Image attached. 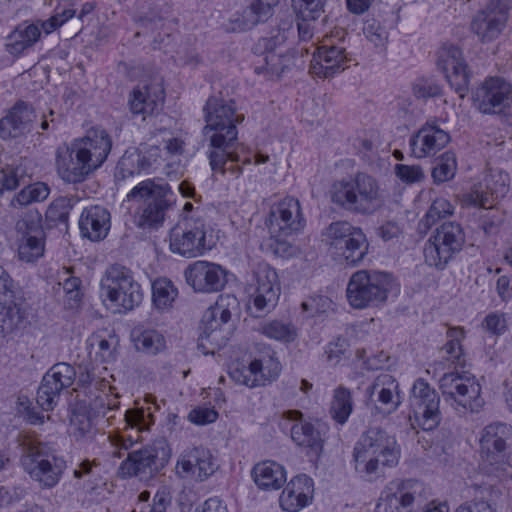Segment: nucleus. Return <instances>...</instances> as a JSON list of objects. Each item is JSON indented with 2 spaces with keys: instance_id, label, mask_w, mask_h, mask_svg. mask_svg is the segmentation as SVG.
Wrapping results in <instances>:
<instances>
[{
  "instance_id": "f257e3e1",
  "label": "nucleus",
  "mask_w": 512,
  "mask_h": 512,
  "mask_svg": "<svg viewBox=\"0 0 512 512\" xmlns=\"http://www.w3.org/2000/svg\"><path fill=\"white\" fill-rule=\"evenodd\" d=\"M203 110L206 122L203 133L208 137L212 148L208 153L211 169L222 175L230 173L238 178L243 172L239 164L240 157L230 149L237 140L236 125L244 120V115L236 114L232 102L227 103L217 97H210Z\"/></svg>"
},
{
  "instance_id": "f03ea898",
  "label": "nucleus",
  "mask_w": 512,
  "mask_h": 512,
  "mask_svg": "<svg viewBox=\"0 0 512 512\" xmlns=\"http://www.w3.org/2000/svg\"><path fill=\"white\" fill-rule=\"evenodd\" d=\"M112 148L107 131L94 127L86 135L74 140L70 146L59 147L56 152V168L66 183L77 184L102 166Z\"/></svg>"
},
{
  "instance_id": "7ed1b4c3",
  "label": "nucleus",
  "mask_w": 512,
  "mask_h": 512,
  "mask_svg": "<svg viewBox=\"0 0 512 512\" xmlns=\"http://www.w3.org/2000/svg\"><path fill=\"white\" fill-rule=\"evenodd\" d=\"M331 201L354 214L372 215L383 203L379 182L371 175L357 172L354 176L335 181L330 188Z\"/></svg>"
},
{
  "instance_id": "20e7f679",
  "label": "nucleus",
  "mask_w": 512,
  "mask_h": 512,
  "mask_svg": "<svg viewBox=\"0 0 512 512\" xmlns=\"http://www.w3.org/2000/svg\"><path fill=\"white\" fill-rule=\"evenodd\" d=\"M135 205L134 221L138 228L157 229L174 203L173 191L160 179H146L134 186L126 196Z\"/></svg>"
},
{
  "instance_id": "39448f33",
  "label": "nucleus",
  "mask_w": 512,
  "mask_h": 512,
  "mask_svg": "<svg viewBox=\"0 0 512 512\" xmlns=\"http://www.w3.org/2000/svg\"><path fill=\"white\" fill-rule=\"evenodd\" d=\"M399 457L400 449L395 437L378 427L364 432L353 449L355 469L366 475L376 473L380 464L395 466Z\"/></svg>"
},
{
  "instance_id": "423d86ee",
  "label": "nucleus",
  "mask_w": 512,
  "mask_h": 512,
  "mask_svg": "<svg viewBox=\"0 0 512 512\" xmlns=\"http://www.w3.org/2000/svg\"><path fill=\"white\" fill-rule=\"evenodd\" d=\"M375 512H449V507L446 503L428 504L422 483L395 479L385 486Z\"/></svg>"
},
{
  "instance_id": "0eeeda50",
  "label": "nucleus",
  "mask_w": 512,
  "mask_h": 512,
  "mask_svg": "<svg viewBox=\"0 0 512 512\" xmlns=\"http://www.w3.org/2000/svg\"><path fill=\"white\" fill-rule=\"evenodd\" d=\"M238 306L233 295H220L215 303L203 316L202 331L198 338V349L205 355H213L224 347L232 335L229 323L232 310Z\"/></svg>"
},
{
  "instance_id": "6e6552de",
  "label": "nucleus",
  "mask_w": 512,
  "mask_h": 512,
  "mask_svg": "<svg viewBox=\"0 0 512 512\" xmlns=\"http://www.w3.org/2000/svg\"><path fill=\"white\" fill-rule=\"evenodd\" d=\"M100 293L104 301L110 302V308L118 313L133 310L143 300L141 285L133 272L118 264L106 270L101 279Z\"/></svg>"
},
{
  "instance_id": "1a4fd4ad",
  "label": "nucleus",
  "mask_w": 512,
  "mask_h": 512,
  "mask_svg": "<svg viewBox=\"0 0 512 512\" xmlns=\"http://www.w3.org/2000/svg\"><path fill=\"white\" fill-rule=\"evenodd\" d=\"M393 287L392 277L384 272L358 270L347 284L346 297L354 309L377 307L385 303Z\"/></svg>"
},
{
  "instance_id": "9d476101",
  "label": "nucleus",
  "mask_w": 512,
  "mask_h": 512,
  "mask_svg": "<svg viewBox=\"0 0 512 512\" xmlns=\"http://www.w3.org/2000/svg\"><path fill=\"white\" fill-rule=\"evenodd\" d=\"M439 388L445 402L457 412H478L484 405L481 386L476 378L459 372L444 373Z\"/></svg>"
},
{
  "instance_id": "9b49d317",
  "label": "nucleus",
  "mask_w": 512,
  "mask_h": 512,
  "mask_svg": "<svg viewBox=\"0 0 512 512\" xmlns=\"http://www.w3.org/2000/svg\"><path fill=\"white\" fill-rule=\"evenodd\" d=\"M511 436L512 428L504 423L490 424L482 432L480 447L484 468L499 478L509 476L512 472L505 453Z\"/></svg>"
},
{
  "instance_id": "f8f14e48",
  "label": "nucleus",
  "mask_w": 512,
  "mask_h": 512,
  "mask_svg": "<svg viewBox=\"0 0 512 512\" xmlns=\"http://www.w3.org/2000/svg\"><path fill=\"white\" fill-rule=\"evenodd\" d=\"M465 233L460 224L445 222L436 229L424 247L425 261L429 266L442 270L462 250Z\"/></svg>"
},
{
  "instance_id": "ddd939ff",
  "label": "nucleus",
  "mask_w": 512,
  "mask_h": 512,
  "mask_svg": "<svg viewBox=\"0 0 512 512\" xmlns=\"http://www.w3.org/2000/svg\"><path fill=\"white\" fill-rule=\"evenodd\" d=\"M323 235L348 265H357L368 252L369 243L363 230L347 221L331 223Z\"/></svg>"
},
{
  "instance_id": "4468645a",
  "label": "nucleus",
  "mask_w": 512,
  "mask_h": 512,
  "mask_svg": "<svg viewBox=\"0 0 512 512\" xmlns=\"http://www.w3.org/2000/svg\"><path fill=\"white\" fill-rule=\"evenodd\" d=\"M440 397L435 389L423 379H417L411 389L409 422L412 429L424 431L435 429L441 421Z\"/></svg>"
},
{
  "instance_id": "2eb2a0df",
  "label": "nucleus",
  "mask_w": 512,
  "mask_h": 512,
  "mask_svg": "<svg viewBox=\"0 0 512 512\" xmlns=\"http://www.w3.org/2000/svg\"><path fill=\"white\" fill-rule=\"evenodd\" d=\"M475 107L483 114L512 121V84L501 77L487 78L474 92Z\"/></svg>"
},
{
  "instance_id": "dca6fc26",
  "label": "nucleus",
  "mask_w": 512,
  "mask_h": 512,
  "mask_svg": "<svg viewBox=\"0 0 512 512\" xmlns=\"http://www.w3.org/2000/svg\"><path fill=\"white\" fill-rule=\"evenodd\" d=\"M207 225L201 218H191L176 225L170 231V250L186 258L202 256L211 245L206 239Z\"/></svg>"
},
{
  "instance_id": "f3484780",
  "label": "nucleus",
  "mask_w": 512,
  "mask_h": 512,
  "mask_svg": "<svg viewBox=\"0 0 512 512\" xmlns=\"http://www.w3.org/2000/svg\"><path fill=\"white\" fill-rule=\"evenodd\" d=\"M171 457V449L165 441L155 446H146L128 453L121 463L119 473L122 477L146 478L163 468Z\"/></svg>"
},
{
  "instance_id": "a211bd4d",
  "label": "nucleus",
  "mask_w": 512,
  "mask_h": 512,
  "mask_svg": "<svg viewBox=\"0 0 512 512\" xmlns=\"http://www.w3.org/2000/svg\"><path fill=\"white\" fill-rule=\"evenodd\" d=\"M21 234L18 244V257L26 263H34L45 252L46 234L42 227L41 215L37 211H29L16 224Z\"/></svg>"
},
{
  "instance_id": "6ab92c4d",
  "label": "nucleus",
  "mask_w": 512,
  "mask_h": 512,
  "mask_svg": "<svg viewBox=\"0 0 512 512\" xmlns=\"http://www.w3.org/2000/svg\"><path fill=\"white\" fill-rule=\"evenodd\" d=\"M76 371L68 363L54 364L43 376L37 390L36 403L45 412L52 411L64 389L69 388L75 380Z\"/></svg>"
},
{
  "instance_id": "aec40b11",
  "label": "nucleus",
  "mask_w": 512,
  "mask_h": 512,
  "mask_svg": "<svg viewBox=\"0 0 512 512\" xmlns=\"http://www.w3.org/2000/svg\"><path fill=\"white\" fill-rule=\"evenodd\" d=\"M304 226L305 219L298 199L285 197L271 207L268 228L273 237L284 238L297 234Z\"/></svg>"
},
{
  "instance_id": "412c9836",
  "label": "nucleus",
  "mask_w": 512,
  "mask_h": 512,
  "mask_svg": "<svg viewBox=\"0 0 512 512\" xmlns=\"http://www.w3.org/2000/svg\"><path fill=\"white\" fill-rule=\"evenodd\" d=\"M437 67L460 98L469 90V73L462 51L453 44H443L437 52Z\"/></svg>"
},
{
  "instance_id": "4be33fe9",
  "label": "nucleus",
  "mask_w": 512,
  "mask_h": 512,
  "mask_svg": "<svg viewBox=\"0 0 512 512\" xmlns=\"http://www.w3.org/2000/svg\"><path fill=\"white\" fill-rule=\"evenodd\" d=\"M188 285L194 291L214 293L221 291L227 284V270L214 262L198 260L184 271Z\"/></svg>"
},
{
  "instance_id": "5701e85b",
  "label": "nucleus",
  "mask_w": 512,
  "mask_h": 512,
  "mask_svg": "<svg viewBox=\"0 0 512 512\" xmlns=\"http://www.w3.org/2000/svg\"><path fill=\"white\" fill-rule=\"evenodd\" d=\"M450 141L449 132L440 127L437 119L427 120L409 140L411 155L418 159L432 157Z\"/></svg>"
},
{
  "instance_id": "b1692460",
  "label": "nucleus",
  "mask_w": 512,
  "mask_h": 512,
  "mask_svg": "<svg viewBox=\"0 0 512 512\" xmlns=\"http://www.w3.org/2000/svg\"><path fill=\"white\" fill-rule=\"evenodd\" d=\"M218 468L216 460L209 449L202 446L185 449L176 464V474L181 478L194 477L205 481Z\"/></svg>"
},
{
  "instance_id": "393cba45",
  "label": "nucleus",
  "mask_w": 512,
  "mask_h": 512,
  "mask_svg": "<svg viewBox=\"0 0 512 512\" xmlns=\"http://www.w3.org/2000/svg\"><path fill=\"white\" fill-rule=\"evenodd\" d=\"M506 21V12L498 2L491 1L473 17L471 30L482 43H489L500 36Z\"/></svg>"
},
{
  "instance_id": "a878e982",
  "label": "nucleus",
  "mask_w": 512,
  "mask_h": 512,
  "mask_svg": "<svg viewBox=\"0 0 512 512\" xmlns=\"http://www.w3.org/2000/svg\"><path fill=\"white\" fill-rule=\"evenodd\" d=\"M506 182V174L501 172L488 173L481 182L475 184L471 191L464 196V202L481 208H486V205L493 208L494 202L507 193Z\"/></svg>"
},
{
  "instance_id": "bb28decb",
  "label": "nucleus",
  "mask_w": 512,
  "mask_h": 512,
  "mask_svg": "<svg viewBox=\"0 0 512 512\" xmlns=\"http://www.w3.org/2000/svg\"><path fill=\"white\" fill-rule=\"evenodd\" d=\"M278 4L279 0H254L241 12L233 14L226 23L225 29L232 33L248 31L268 21Z\"/></svg>"
},
{
  "instance_id": "cd10ccee",
  "label": "nucleus",
  "mask_w": 512,
  "mask_h": 512,
  "mask_svg": "<svg viewBox=\"0 0 512 512\" xmlns=\"http://www.w3.org/2000/svg\"><path fill=\"white\" fill-rule=\"evenodd\" d=\"M302 418L303 414L299 410H288L283 413L284 422L280 425L285 428L287 422H293L290 427L292 440L298 446L308 449V453L318 456L323 444L320 432Z\"/></svg>"
},
{
  "instance_id": "c85d7f7f",
  "label": "nucleus",
  "mask_w": 512,
  "mask_h": 512,
  "mask_svg": "<svg viewBox=\"0 0 512 512\" xmlns=\"http://www.w3.org/2000/svg\"><path fill=\"white\" fill-rule=\"evenodd\" d=\"M35 119L36 114L31 106L24 102L16 103L0 119V138L8 140L31 132L35 127Z\"/></svg>"
},
{
  "instance_id": "c756f323",
  "label": "nucleus",
  "mask_w": 512,
  "mask_h": 512,
  "mask_svg": "<svg viewBox=\"0 0 512 512\" xmlns=\"http://www.w3.org/2000/svg\"><path fill=\"white\" fill-rule=\"evenodd\" d=\"M256 287L253 304L257 311L273 308L280 295L278 275L275 269L267 264L259 265L256 272Z\"/></svg>"
},
{
  "instance_id": "7c9ffc66",
  "label": "nucleus",
  "mask_w": 512,
  "mask_h": 512,
  "mask_svg": "<svg viewBox=\"0 0 512 512\" xmlns=\"http://www.w3.org/2000/svg\"><path fill=\"white\" fill-rule=\"evenodd\" d=\"M348 62L344 47L323 45L313 53L310 72L318 77H332L345 70Z\"/></svg>"
},
{
  "instance_id": "2f4dec72",
  "label": "nucleus",
  "mask_w": 512,
  "mask_h": 512,
  "mask_svg": "<svg viewBox=\"0 0 512 512\" xmlns=\"http://www.w3.org/2000/svg\"><path fill=\"white\" fill-rule=\"evenodd\" d=\"M313 480L307 475L293 477L282 491L279 503L286 512H298L312 500Z\"/></svg>"
},
{
  "instance_id": "473e14b6",
  "label": "nucleus",
  "mask_w": 512,
  "mask_h": 512,
  "mask_svg": "<svg viewBox=\"0 0 512 512\" xmlns=\"http://www.w3.org/2000/svg\"><path fill=\"white\" fill-rule=\"evenodd\" d=\"M111 227L110 212L99 205L85 208L80 216L79 228L83 237L91 241L103 240Z\"/></svg>"
},
{
  "instance_id": "72a5a7b5",
  "label": "nucleus",
  "mask_w": 512,
  "mask_h": 512,
  "mask_svg": "<svg viewBox=\"0 0 512 512\" xmlns=\"http://www.w3.org/2000/svg\"><path fill=\"white\" fill-rule=\"evenodd\" d=\"M367 393L371 401L385 407L387 412L395 411L401 404L398 381L389 373H380L368 387Z\"/></svg>"
},
{
  "instance_id": "f704fd0d",
  "label": "nucleus",
  "mask_w": 512,
  "mask_h": 512,
  "mask_svg": "<svg viewBox=\"0 0 512 512\" xmlns=\"http://www.w3.org/2000/svg\"><path fill=\"white\" fill-rule=\"evenodd\" d=\"M18 442L22 450L21 465L27 474L38 469L51 457H56L51 447L34 435L21 434Z\"/></svg>"
},
{
  "instance_id": "c9c22d12",
  "label": "nucleus",
  "mask_w": 512,
  "mask_h": 512,
  "mask_svg": "<svg viewBox=\"0 0 512 512\" xmlns=\"http://www.w3.org/2000/svg\"><path fill=\"white\" fill-rule=\"evenodd\" d=\"M163 100V91L159 86L143 84L130 93L129 106L134 115H142L145 119L160 108Z\"/></svg>"
},
{
  "instance_id": "e433bc0d",
  "label": "nucleus",
  "mask_w": 512,
  "mask_h": 512,
  "mask_svg": "<svg viewBox=\"0 0 512 512\" xmlns=\"http://www.w3.org/2000/svg\"><path fill=\"white\" fill-rule=\"evenodd\" d=\"M251 474L256 485L262 490H278L284 485L287 478L284 467L272 460L256 464Z\"/></svg>"
},
{
  "instance_id": "4c0bfd02",
  "label": "nucleus",
  "mask_w": 512,
  "mask_h": 512,
  "mask_svg": "<svg viewBox=\"0 0 512 512\" xmlns=\"http://www.w3.org/2000/svg\"><path fill=\"white\" fill-rule=\"evenodd\" d=\"M40 27L37 24L23 22L7 37L6 50L13 56H19L34 46L40 39Z\"/></svg>"
},
{
  "instance_id": "58836bf2",
  "label": "nucleus",
  "mask_w": 512,
  "mask_h": 512,
  "mask_svg": "<svg viewBox=\"0 0 512 512\" xmlns=\"http://www.w3.org/2000/svg\"><path fill=\"white\" fill-rule=\"evenodd\" d=\"M32 162L21 159L18 164L6 165L0 169V196L26 184L32 177Z\"/></svg>"
},
{
  "instance_id": "ea45409f",
  "label": "nucleus",
  "mask_w": 512,
  "mask_h": 512,
  "mask_svg": "<svg viewBox=\"0 0 512 512\" xmlns=\"http://www.w3.org/2000/svg\"><path fill=\"white\" fill-rule=\"evenodd\" d=\"M131 337L137 351L148 355H157L166 349L164 335L154 329L138 326L133 329Z\"/></svg>"
},
{
  "instance_id": "a19ab883",
  "label": "nucleus",
  "mask_w": 512,
  "mask_h": 512,
  "mask_svg": "<svg viewBox=\"0 0 512 512\" xmlns=\"http://www.w3.org/2000/svg\"><path fill=\"white\" fill-rule=\"evenodd\" d=\"M66 467V462L63 458L58 456L51 457L49 461L28 475L32 480L38 482L41 488L49 489L59 483Z\"/></svg>"
},
{
  "instance_id": "79ce46f5",
  "label": "nucleus",
  "mask_w": 512,
  "mask_h": 512,
  "mask_svg": "<svg viewBox=\"0 0 512 512\" xmlns=\"http://www.w3.org/2000/svg\"><path fill=\"white\" fill-rule=\"evenodd\" d=\"M251 361L257 375V387L276 380L281 372V364L271 352H264Z\"/></svg>"
},
{
  "instance_id": "37998d69",
  "label": "nucleus",
  "mask_w": 512,
  "mask_h": 512,
  "mask_svg": "<svg viewBox=\"0 0 512 512\" xmlns=\"http://www.w3.org/2000/svg\"><path fill=\"white\" fill-rule=\"evenodd\" d=\"M447 343L442 348L443 358L455 367H464L465 357L461 346L464 330L461 327L450 328L447 331Z\"/></svg>"
},
{
  "instance_id": "c03bdc74",
  "label": "nucleus",
  "mask_w": 512,
  "mask_h": 512,
  "mask_svg": "<svg viewBox=\"0 0 512 512\" xmlns=\"http://www.w3.org/2000/svg\"><path fill=\"white\" fill-rule=\"evenodd\" d=\"M178 296V290L167 278H158L152 283V302L161 311L172 307Z\"/></svg>"
},
{
  "instance_id": "a18cd8bd",
  "label": "nucleus",
  "mask_w": 512,
  "mask_h": 512,
  "mask_svg": "<svg viewBox=\"0 0 512 512\" xmlns=\"http://www.w3.org/2000/svg\"><path fill=\"white\" fill-rule=\"evenodd\" d=\"M264 62L265 65L255 67V72L257 74L266 73L270 77H279L289 68L292 57L282 49L272 50L264 55Z\"/></svg>"
},
{
  "instance_id": "49530a36",
  "label": "nucleus",
  "mask_w": 512,
  "mask_h": 512,
  "mask_svg": "<svg viewBox=\"0 0 512 512\" xmlns=\"http://www.w3.org/2000/svg\"><path fill=\"white\" fill-rule=\"evenodd\" d=\"M353 411V400L350 390L339 386L334 390L330 413L333 419L343 425Z\"/></svg>"
},
{
  "instance_id": "de8ad7c7",
  "label": "nucleus",
  "mask_w": 512,
  "mask_h": 512,
  "mask_svg": "<svg viewBox=\"0 0 512 512\" xmlns=\"http://www.w3.org/2000/svg\"><path fill=\"white\" fill-rule=\"evenodd\" d=\"M261 333L270 339L284 343L293 342L297 338V329L286 321L272 320L261 326Z\"/></svg>"
},
{
  "instance_id": "09e8293b",
  "label": "nucleus",
  "mask_w": 512,
  "mask_h": 512,
  "mask_svg": "<svg viewBox=\"0 0 512 512\" xmlns=\"http://www.w3.org/2000/svg\"><path fill=\"white\" fill-rule=\"evenodd\" d=\"M500 491L493 486H476L475 498L472 505H460L455 512H483L492 502H496Z\"/></svg>"
},
{
  "instance_id": "8fccbe9b",
  "label": "nucleus",
  "mask_w": 512,
  "mask_h": 512,
  "mask_svg": "<svg viewBox=\"0 0 512 512\" xmlns=\"http://www.w3.org/2000/svg\"><path fill=\"white\" fill-rule=\"evenodd\" d=\"M457 169L456 157L453 152H445L436 159L432 170L434 182L443 183L451 180L455 176Z\"/></svg>"
},
{
  "instance_id": "3c124183",
  "label": "nucleus",
  "mask_w": 512,
  "mask_h": 512,
  "mask_svg": "<svg viewBox=\"0 0 512 512\" xmlns=\"http://www.w3.org/2000/svg\"><path fill=\"white\" fill-rule=\"evenodd\" d=\"M79 200L80 199L74 195L59 197L50 204L46 215L52 221L67 223L70 211Z\"/></svg>"
},
{
  "instance_id": "603ef678",
  "label": "nucleus",
  "mask_w": 512,
  "mask_h": 512,
  "mask_svg": "<svg viewBox=\"0 0 512 512\" xmlns=\"http://www.w3.org/2000/svg\"><path fill=\"white\" fill-rule=\"evenodd\" d=\"M50 193L47 184L43 182H36L34 184L26 185L14 198V202L20 206H26L33 202L44 201Z\"/></svg>"
},
{
  "instance_id": "864d4df0",
  "label": "nucleus",
  "mask_w": 512,
  "mask_h": 512,
  "mask_svg": "<svg viewBox=\"0 0 512 512\" xmlns=\"http://www.w3.org/2000/svg\"><path fill=\"white\" fill-rule=\"evenodd\" d=\"M298 19L317 20L324 13L325 0H292Z\"/></svg>"
},
{
  "instance_id": "5fc2aeb1",
  "label": "nucleus",
  "mask_w": 512,
  "mask_h": 512,
  "mask_svg": "<svg viewBox=\"0 0 512 512\" xmlns=\"http://www.w3.org/2000/svg\"><path fill=\"white\" fill-rule=\"evenodd\" d=\"M454 212V206L445 198H436L427 213L425 214L424 221L427 226H432L440 219L452 215Z\"/></svg>"
},
{
  "instance_id": "6e6d98bb",
  "label": "nucleus",
  "mask_w": 512,
  "mask_h": 512,
  "mask_svg": "<svg viewBox=\"0 0 512 512\" xmlns=\"http://www.w3.org/2000/svg\"><path fill=\"white\" fill-rule=\"evenodd\" d=\"M229 375L231 379L237 384L244 385L249 388L257 387V375L252 361L248 366L243 364L234 365L231 368Z\"/></svg>"
},
{
  "instance_id": "4d7b16f0",
  "label": "nucleus",
  "mask_w": 512,
  "mask_h": 512,
  "mask_svg": "<svg viewBox=\"0 0 512 512\" xmlns=\"http://www.w3.org/2000/svg\"><path fill=\"white\" fill-rule=\"evenodd\" d=\"M363 33L365 37L379 48L385 47L388 40V32L376 19H368L364 23Z\"/></svg>"
},
{
  "instance_id": "13d9d810",
  "label": "nucleus",
  "mask_w": 512,
  "mask_h": 512,
  "mask_svg": "<svg viewBox=\"0 0 512 512\" xmlns=\"http://www.w3.org/2000/svg\"><path fill=\"white\" fill-rule=\"evenodd\" d=\"M71 434L77 441L92 439L95 429L90 418L86 415H75L71 419Z\"/></svg>"
},
{
  "instance_id": "bf43d9fd",
  "label": "nucleus",
  "mask_w": 512,
  "mask_h": 512,
  "mask_svg": "<svg viewBox=\"0 0 512 512\" xmlns=\"http://www.w3.org/2000/svg\"><path fill=\"white\" fill-rule=\"evenodd\" d=\"M17 404L19 412L22 413L27 422L32 425H41L45 422L46 419L50 420L49 415L44 416L42 413L36 410L27 396H19Z\"/></svg>"
},
{
  "instance_id": "052dcab7",
  "label": "nucleus",
  "mask_w": 512,
  "mask_h": 512,
  "mask_svg": "<svg viewBox=\"0 0 512 512\" xmlns=\"http://www.w3.org/2000/svg\"><path fill=\"white\" fill-rule=\"evenodd\" d=\"M347 350L348 343L346 339L338 337L335 341L330 342L325 349L327 361L331 365H337L346 356Z\"/></svg>"
},
{
  "instance_id": "680f3d73",
  "label": "nucleus",
  "mask_w": 512,
  "mask_h": 512,
  "mask_svg": "<svg viewBox=\"0 0 512 512\" xmlns=\"http://www.w3.org/2000/svg\"><path fill=\"white\" fill-rule=\"evenodd\" d=\"M413 93L419 99L436 97L441 93V87L432 80L418 79L413 85Z\"/></svg>"
},
{
  "instance_id": "e2e57ef3",
  "label": "nucleus",
  "mask_w": 512,
  "mask_h": 512,
  "mask_svg": "<svg viewBox=\"0 0 512 512\" xmlns=\"http://www.w3.org/2000/svg\"><path fill=\"white\" fill-rule=\"evenodd\" d=\"M395 173L398 178L406 183L418 182L424 178L423 170L418 165L397 164Z\"/></svg>"
},
{
  "instance_id": "0e129e2a",
  "label": "nucleus",
  "mask_w": 512,
  "mask_h": 512,
  "mask_svg": "<svg viewBox=\"0 0 512 512\" xmlns=\"http://www.w3.org/2000/svg\"><path fill=\"white\" fill-rule=\"evenodd\" d=\"M218 412L213 408L198 407L191 410L188 414V419L197 425H206L216 421Z\"/></svg>"
},
{
  "instance_id": "69168bd1",
  "label": "nucleus",
  "mask_w": 512,
  "mask_h": 512,
  "mask_svg": "<svg viewBox=\"0 0 512 512\" xmlns=\"http://www.w3.org/2000/svg\"><path fill=\"white\" fill-rule=\"evenodd\" d=\"M171 505V496L166 489H161L156 492L153 497L152 503L147 505L141 512H167V508Z\"/></svg>"
},
{
  "instance_id": "338daca9",
  "label": "nucleus",
  "mask_w": 512,
  "mask_h": 512,
  "mask_svg": "<svg viewBox=\"0 0 512 512\" xmlns=\"http://www.w3.org/2000/svg\"><path fill=\"white\" fill-rule=\"evenodd\" d=\"M494 208L495 206L493 208H489V205H486V208H483L486 210V213L481 215L482 229L485 234L494 233L503 220L502 215L497 210H494Z\"/></svg>"
},
{
  "instance_id": "774afa93",
  "label": "nucleus",
  "mask_w": 512,
  "mask_h": 512,
  "mask_svg": "<svg viewBox=\"0 0 512 512\" xmlns=\"http://www.w3.org/2000/svg\"><path fill=\"white\" fill-rule=\"evenodd\" d=\"M483 326L488 332L495 335L503 334L507 328L504 315L496 312L490 313L485 317Z\"/></svg>"
}]
</instances>
